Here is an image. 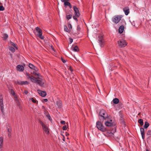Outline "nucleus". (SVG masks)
Masks as SVG:
<instances>
[{"label":"nucleus","mask_w":151,"mask_h":151,"mask_svg":"<svg viewBox=\"0 0 151 151\" xmlns=\"http://www.w3.org/2000/svg\"><path fill=\"white\" fill-rule=\"evenodd\" d=\"M73 10L75 12V14L77 17H79L80 14L78 8L76 6H73Z\"/></svg>","instance_id":"8"},{"label":"nucleus","mask_w":151,"mask_h":151,"mask_svg":"<svg viewBox=\"0 0 151 151\" xmlns=\"http://www.w3.org/2000/svg\"><path fill=\"white\" fill-rule=\"evenodd\" d=\"M118 44L119 45L122 47H125L127 45L126 42L123 40H120L118 41Z\"/></svg>","instance_id":"6"},{"label":"nucleus","mask_w":151,"mask_h":151,"mask_svg":"<svg viewBox=\"0 0 151 151\" xmlns=\"http://www.w3.org/2000/svg\"><path fill=\"white\" fill-rule=\"evenodd\" d=\"M123 11L126 15L128 14L129 12V9L127 7H125L123 9Z\"/></svg>","instance_id":"17"},{"label":"nucleus","mask_w":151,"mask_h":151,"mask_svg":"<svg viewBox=\"0 0 151 151\" xmlns=\"http://www.w3.org/2000/svg\"><path fill=\"white\" fill-rule=\"evenodd\" d=\"M78 17H77L75 15V16H73V19L75 20H76V21H78V20L77 19V18Z\"/></svg>","instance_id":"41"},{"label":"nucleus","mask_w":151,"mask_h":151,"mask_svg":"<svg viewBox=\"0 0 151 151\" xmlns=\"http://www.w3.org/2000/svg\"><path fill=\"white\" fill-rule=\"evenodd\" d=\"M37 91L40 95L42 97H45L46 95V93L45 91H42L40 90H38Z\"/></svg>","instance_id":"10"},{"label":"nucleus","mask_w":151,"mask_h":151,"mask_svg":"<svg viewBox=\"0 0 151 151\" xmlns=\"http://www.w3.org/2000/svg\"><path fill=\"white\" fill-rule=\"evenodd\" d=\"M13 96H14V97L15 99L17 98V95H15V94H14V95H13Z\"/></svg>","instance_id":"55"},{"label":"nucleus","mask_w":151,"mask_h":151,"mask_svg":"<svg viewBox=\"0 0 151 151\" xmlns=\"http://www.w3.org/2000/svg\"><path fill=\"white\" fill-rule=\"evenodd\" d=\"M3 138L2 137H0V148H1L3 147Z\"/></svg>","instance_id":"19"},{"label":"nucleus","mask_w":151,"mask_h":151,"mask_svg":"<svg viewBox=\"0 0 151 151\" xmlns=\"http://www.w3.org/2000/svg\"><path fill=\"white\" fill-rule=\"evenodd\" d=\"M138 122L141 125H142L143 124V122L142 119H140L138 121Z\"/></svg>","instance_id":"30"},{"label":"nucleus","mask_w":151,"mask_h":151,"mask_svg":"<svg viewBox=\"0 0 151 151\" xmlns=\"http://www.w3.org/2000/svg\"><path fill=\"white\" fill-rule=\"evenodd\" d=\"M3 100V97L2 95L0 96V100Z\"/></svg>","instance_id":"53"},{"label":"nucleus","mask_w":151,"mask_h":151,"mask_svg":"<svg viewBox=\"0 0 151 151\" xmlns=\"http://www.w3.org/2000/svg\"><path fill=\"white\" fill-rule=\"evenodd\" d=\"M9 50L13 53L15 52V50L14 47L10 46L9 47Z\"/></svg>","instance_id":"25"},{"label":"nucleus","mask_w":151,"mask_h":151,"mask_svg":"<svg viewBox=\"0 0 151 151\" xmlns=\"http://www.w3.org/2000/svg\"><path fill=\"white\" fill-rule=\"evenodd\" d=\"M72 17V16L70 14L67 15L66 16V18L68 19L69 20V19L71 18Z\"/></svg>","instance_id":"36"},{"label":"nucleus","mask_w":151,"mask_h":151,"mask_svg":"<svg viewBox=\"0 0 151 151\" xmlns=\"http://www.w3.org/2000/svg\"><path fill=\"white\" fill-rule=\"evenodd\" d=\"M132 24L134 27H135V23L134 21H133L132 22H131Z\"/></svg>","instance_id":"50"},{"label":"nucleus","mask_w":151,"mask_h":151,"mask_svg":"<svg viewBox=\"0 0 151 151\" xmlns=\"http://www.w3.org/2000/svg\"><path fill=\"white\" fill-rule=\"evenodd\" d=\"M47 116L48 118L51 121V120H52L51 118V117L50 116V115H49L48 116Z\"/></svg>","instance_id":"46"},{"label":"nucleus","mask_w":151,"mask_h":151,"mask_svg":"<svg viewBox=\"0 0 151 151\" xmlns=\"http://www.w3.org/2000/svg\"><path fill=\"white\" fill-rule=\"evenodd\" d=\"M99 115L100 116L99 118L101 120H106L108 117L107 114L104 110H100Z\"/></svg>","instance_id":"2"},{"label":"nucleus","mask_w":151,"mask_h":151,"mask_svg":"<svg viewBox=\"0 0 151 151\" xmlns=\"http://www.w3.org/2000/svg\"><path fill=\"white\" fill-rule=\"evenodd\" d=\"M56 104L59 108H61L62 106V104L60 101H57Z\"/></svg>","instance_id":"23"},{"label":"nucleus","mask_w":151,"mask_h":151,"mask_svg":"<svg viewBox=\"0 0 151 151\" xmlns=\"http://www.w3.org/2000/svg\"><path fill=\"white\" fill-rule=\"evenodd\" d=\"M10 93L12 95H14V94H15V92L13 89H10Z\"/></svg>","instance_id":"33"},{"label":"nucleus","mask_w":151,"mask_h":151,"mask_svg":"<svg viewBox=\"0 0 151 151\" xmlns=\"http://www.w3.org/2000/svg\"><path fill=\"white\" fill-rule=\"evenodd\" d=\"M124 26L123 25L121 26L119 29V33L121 34L122 33L124 30Z\"/></svg>","instance_id":"18"},{"label":"nucleus","mask_w":151,"mask_h":151,"mask_svg":"<svg viewBox=\"0 0 151 151\" xmlns=\"http://www.w3.org/2000/svg\"><path fill=\"white\" fill-rule=\"evenodd\" d=\"M15 99L17 103H18L19 102V100L18 99V98Z\"/></svg>","instance_id":"54"},{"label":"nucleus","mask_w":151,"mask_h":151,"mask_svg":"<svg viewBox=\"0 0 151 151\" xmlns=\"http://www.w3.org/2000/svg\"><path fill=\"white\" fill-rule=\"evenodd\" d=\"M37 32L38 36L41 39L43 40L44 37L42 35V31L41 29L38 27H36L35 28Z\"/></svg>","instance_id":"3"},{"label":"nucleus","mask_w":151,"mask_h":151,"mask_svg":"<svg viewBox=\"0 0 151 151\" xmlns=\"http://www.w3.org/2000/svg\"><path fill=\"white\" fill-rule=\"evenodd\" d=\"M68 69L69 70H70L71 72H72L73 70V68L71 66H70L69 68Z\"/></svg>","instance_id":"42"},{"label":"nucleus","mask_w":151,"mask_h":151,"mask_svg":"<svg viewBox=\"0 0 151 151\" xmlns=\"http://www.w3.org/2000/svg\"><path fill=\"white\" fill-rule=\"evenodd\" d=\"M30 100L34 103L38 104V101L35 99L32 98L30 99Z\"/></svg>","instance_id":"29"},{"label":"nucleus","mask_w":151,"mask_h":151,"mask_svg":"<svg viewBox=\"0 0 151 151\" xmlns=\"http://www.w3.org/2000/svg\"><path fill=\"white\" fill-rule=\"evenodd\" d=\"M147 135H151V130H149L147 132Z\"/></svg>","instance_id":"35"},{"label":"nucleus","mask_w":151,"mask_h":151,"mask_svg":"<svg viewBox=\"0 0 151 151\" xmlns=\"http://www.w3.org/2000/svg\"><path fill=\"white\" fill-rule=\"evenodd\" d=\"M61 60H62V61L63 63H65L66 62V61L64 59H63V58H61Z\"/></svg>","instance_id":"44"},{"label":"nucleus","mask_w":151,"mask_h":151,"mask_svg":"<svg viewBox=\"0 0 151 151\" xmlns=\"http://www.w3.org/2000/svg\"><path fill=\"white\" fill-rule=\"evenodd\" d=\"M68 27L70 29H71L72 28V26L70 24H69L68 25Z\"/></svg>","instance_id":"45"},{"label":"nucleus","mask_w":151,"mask_h":151,"mask_svg":"<svg viewBox=\"0 0 151 151\" xmlns=\"http://www.w3.org/2000/svg\"><path fill=\"white\" fill-rule=\"evenodd\" d=\"M17 70L19 71H23L24 68L23 66L21 65H19L17 66Z\"/></svg>","instance_id":"12"},{"label":"nucleus","mask_w":151,"mask_h":151,"mask_svg":"<svg viewBox=\"0 0 151 151\" xmlns=\"http://www.w3.org/2000/svg\"><path fill=\"white\" fill-rule=\"evenodd\" d=\"M67 126L66 125H65L62 127V129L63 130H65L67 129Z\"/></svg>","instance_id":"39"},{"label":"nucleus","mask_w":151,"mask_h":151,"mask_svg":"<svg viewBox=\"0 0 151 151\" xmlns=\"http://www.w3.org/2000/svg\"><path fill=\"white\" fill-rule=\"evenodd\" d=\"M51 47L52 48V50H54V49L53 47L52 46H51Z\"/></svg>","instance_id":"60"},{"label":"nucleus","mask_w":151,"mask_h":151,"mask_svg":"<svg viewBox=\"0 0 151 151\" xmlns=\"http://www.w3.org/2000/svg\"><path fill=\"white\" fill-rule=\"evenodd\" d=\"M70 4V3L68 1H65L64 3V4L65 6H68Z\"/></svg>","instance_id":"38"},{"label":"nucleus","mask_w":151,"mask_h":151,"mask_svg":"<svg viewBox=\"0 0 151 151\" xmlns=\"http://www.w3.org/2000/svg\"><path fill=\"white\" fill-rule=\"evenodd\" d=\"M4 8L3 6H0V11H4Z\"/></svg>","instance_id":"37"},{"label":"nucleus","mask_w":151,"mask_h":151,"mask_svg":"<svg viewBox=\"0 0 151 151\" xmlns=\"http://www.w3.org/2000/svg\"><path fill=\"white\" fill-rule=\"evenodd\" d=\"M149 124L148 122H145V125L144 126V128L145 129H147L149 127Z\"/></svg>","instance_id":"31"},{"label":"nucleus","mask_w":151,"mask_h":151,"mask_svg":"<svg viewBox=\"0 0 151 151\" xmlns=\"http://www.w3.org/2000/svg\"><path fill=\"white\" fill-rule=\"evenodd\" d=\"M105 135L106 136H112L113 135V134L111 132H107Z\"/></svg>","instance_id":"26"},{"label":"nucleus","mask_w":151,"mask_h":151,"mask_svg":"<svg viewBox=\"0 0 151 151\" xmlns=\"http://www.w3.org/2000/svg\"><path fill=\"white\" fill-rule=\"evenodd\" d=\"M27 76H28L29 78V77H32V76H30V74L28 73H26V74Z\"/></svg>","instance_id":"51"},{"label":"nucleus","mask_w":151,"mask_h":151,"mask_svg":"<svg viewBox=\"0 0 151 151\" xmlns=\"http://www.w3.org/2000/svg\"><path fill=\"white\" fill-rule=\"evenodd\" d=\"M17 84L19 85H23L25 84H29V83L27 81H18L17 83Z\"/></svg>","instance_id":"13"},{"label":"nucleus","mask_w":151,"mask_h":151,"mask_svg":"<svg viewBox=\"0 0 151 151\" xmlns=\"http://www.w3.org/2000/svg\"><path fill=\"white\" fill-rule=\"evenodd\" d=\"M68 6H69L70 8H72V6L70 3V4Z\"/></svg>","instance_id":"57"},{"label":"nucleus","mask_w":151,"mask_h":151,"mask_svg":"<svg viewBox=\"0 0 151 151\" xmlns=\"http://www.w3.org/2000/svg\"><path fill=\"white\" fill-rule=\"evenodd\" d=\"M122 18V17L121 16H115L113 17L112 21L114 23L116 24L119 22Z\"/></svg>","instance_id":"5"},{"label":"nucleus","mask_w":151,"mask_h":151,"mask_svg":"<svg viewBox=\"0 0 151 151\" xmlns=\"http://www.w3.org/2000/svg\"><path fill=\"white\" fill-rule=\"evenodd\" d=\"M141 133L142 135V137L143 139H144L145 137V130L143 128H141L140 129Z\"/></svg>","instance_id":"16"},{"label":"nucleus","mask_w":151,"mask_h":151,"mask_svg":"<svg viewBox=\"0 0 151 151\" xmlns=\"http://www.w3.org/2000/svg\"><path fill=\"white\" fill-rule=\"evenodd\" d=\"M32 69L35 70V71H37V68L36 67L34 66V68H33Z\"/></svg>","instance_id":"49"},{"label":"nucleus","mask_w":151,"mask_h":151,"mask_svg":"<svg viewBox=\"0 0 151 151\" xmlns=\"http://www.w3.org/2000/svg\"><path fill=\"white\" fill-rule=\"evenodd\" d=\"M6 0H5V1H6Z\"/></svg>","instance_id":"64"},{"label":"nucleus","mask_w":151,"mask_h":151,"mask_svg":"<svg viewBox=\"0 0 151 151\" xmlns=\"http://www.w3.org/2000/svg\"><path fill=\"white\" fill-rule=\"evenodd\" d=\"M113 101L114 104H117L119 103V100L118 99L115 98L113 99Z\"/></svg>","instance_id":"20"},{"label":"nucleus","mask_w":151,"mask_h":151,"mask_svg":"<svg viewBox=\"0 0 151 151\" xmlns=\"http://www.w3.org/2000/svg\"><path fill=\"white\" fill-rule=\"evenodd\" d=\"M24 93L25 94L27 95L28 93V92L27 91L25 90L24 91Z\"/></svg>","instance_id":"48"},{"label":"nucleus","mask_w":151,"mask_h":151,"mask_svg":"<svg viewBox=\"0 0 151 151\" xmlns=\"http://www.w3.org/2000/svg\"><path fill=\"white\" fill-rule=\"evenodd\" d=\"M7 131L8 133V136L9 137H10L11 136V129L10 128H8L7 129Z\"/></svg>","instance_id":"27"},{"label":"nucleus","mask_w":151,"mask_h":151,"mask_svg":"<svg viewBox=\"0 0 151 151\" xmlns=\"http://www.w3.org/2000/svg\"><path fill=\"white\" fill-rule=\"evenodd\" d=\"M37 83L38 84L41 86L43 87H44V83L42 81V79L39 78L37 82Z\"/></svg>","instance_id":"14"},{"label":"nucleus","mask_w":151,"mask_h":151,"mask_svg":"<svg viewBox=\"0 0 151 151\" xmlns=\"http://www.w3.org/2000/svg\"><path fill=\"white\" fill-rule=\"evenodd\" d=\"M60 123L62 124H65V121L62 120L60 122Z\"/></svg>","instance_id":"43"},{"label":"nucleus","mask_w":151,"mask_h":151,"mask_svg":"<svg viewBox=\"0 0 151 151\" xmlns=\"http://www.w3.org/2000/svg\"><path fill=\"white\" fill-rule=\"evenodd\" d=\"M64 30L66 32H70V31L69 30V29H68L66 25H65L64 26Z\"/></svg>","instance_id":"28"},{"label":"nucleus","mask_w":151,"mask_h":151,"mask_svg":"<svg viewBox=\"0 0 151 151\" xmlns=\"http://www.w3.org/2000/svg\"><path fill=\"white\" fill-rule=\"evenodd\" d=\"M39 123L41 125L42 128L44 131L47 134H49V132L48 127L42 121H39Z\"/></svg>","instance_id":"4"},{"label":"nucleus","mask_w":151,"mask_h":151,"mask_svg":"<svg viewBox=\"0 0 151 151\" xmlns=\"http://www.w3.org/2000/svg\"><path fill=\"white\" fill-rule=\"evenodd\" d=\"M0 107L2 113L4 114V110L3 100H0Z\"/></svg>","instance_id":"9"},{"label":"nucleus","mask_w":151,"mask_h":151,"mask_svg":"<svg viewBox=\"0 0 151 151\" xmlns=\"http://www.w3.org/2000/svg\"><path fill=\"white\" fill-rule=\"evenodd\" d=\"M96 127L98 129L102 132H104L107 131V129L103 126V124L99 121L96 123Z\"/></svg>","instance_id":"1"},{"label":"nucleus","mask_w":151,"mask_h":151,"mask_svg":"<svg viewBox=\"0 0 151 151\" xmlns=\"http://www.w3.org/2000/svg\"><path fill=\"white\" fill-rule=\"evenodd\" d=\"M63 140L64 141H65V139L64 138L63 139Z\"/></svg>","instance_id":"58"},{"label":"nucleus","mask_w":151,"mask_h":151,"mask_svg":"<svg viewBox=\"0 0 151 151\" xmlns=\"http://www.w3.org/2000/svg\"><path fill=\"white\" fill-rule=\"evenodd\" d=\"M8 37V35L6 34H4L2 35V38L4 40H6Z\"/></svg>","instance_id":"22"},{"label":"nucleus","mask_w":151,"mask_h":151,"mask_svg":"<svg viewBox=\"0 0 151 151\" xmlns=\"http://www.w3.org/2000/svg\"><path fill=\"white\" fill-rule=\"evenodd\" d=\"M62 2H65V1H68L69 0H61Z\"/></svg>","instance_id":"52"},{"label":"nucleus","mask_w":151,"mask_h":151,"mask_svg":"<svg viewBox=\"0 0 151 151\" xmlns=\"http://www.w3.org/2000/svg\"><path fill=\"white\" fill-rule=\"evenodd\" d=\"M34 66H35L33 65L31 63H29V67L31 69H33L34 68Z\"/></svg>","instance_id":"34"},{"label":"nucleus","mask_w":151,"mask_h":151,"mask_svg":"<svg viewBox=\"0 0 151 151\" xmlns=\"http://www.w3.org/2000/svg\"><path fill=\"white\" fill-rule=\"evenodd\" d=\"M29 78L31 80L32 82L35 83H37L38 80L37 78H35L32 76V77H29Z\"/></svg>","instance_id":"11"},{"label":"nucleus","mask_w":151,"mask_h":151,"mask_svg":"<svg viewBox=\"0 0 151 151\" xmlns=\"http://www.w3.org/2000/svg\"><path fill=\"white\" fill-rule=\"evenodd\" d=\"M44 101L45 102H47L48 101V99H44Z\"/></svg>","instance_id":"56"},{"label":"nucleus","mask_w":151,"mask_h":151,"mask_svg":"<svg viewBox=\"0 0 151 151\" xmlns=\"http://www.w3.org/2000/svg\"><path fill=\"white\" fill-rule=\"evenodd\" d=\"M69 40H70V43H71L73 42V39L71 38H70Z\"/></svg>","instance_id":"47"},{"label":"nucleus","mask_w":151,"mask_h":151,"mask_svg":"<svg viewBox=\"0 0 151 151\" xmlns=\"http://www.w3.org/2000/svg\"><path fill=\"white\" fill-rule=\"evenodd\" d=\"M146 151H149V150H148V149H147L146 150Z\"/></svg>","instance_id":"61"},{"label":"nucleus","mask_w":151,"mask_h":151,"mask_svg":"<svg viewBox=\"0 0 151 151\" xmlns=\"http://www.w3.org/2000/svg\"><path fill=\"white\" fill-rule=\"evenodd\" d=\"M42 107L43 108H45V107H44V106H42Z\"/></svg>","instance_id":"62"},{"label":"nucleus","mask_w":151,"mask_h":151,"mask_svg":"<svg viewBox=\"0 0 151 151\" xmlns=\"http://www.w3.org/2000/svg\"><path fill=\"white\" fill-rule=\"evenodd\" d=\"M105 125L108 127H112L114 125V124L112 122V120L111 119L109 120L105 123Z\"/></svg>","instance_id":"7"},{"label":"nucleus","mask_w":151,"mask_h":151,"mask_svg":"<svg viewBox=\"0 0 151 151\" xmlns=\"http://www.w3.org/2000/svg\"><path fill=\"white\" fill-rule=\"evenodd\" d=\"M103 38L102 36H99V43L101 47L103 46Z\"/></svg>","instance_id":"15"},{"label":"nucleus","mask_w":151,"mask_h":151,"mask_svg":"<svg viewBox=\"0 0 151 151\" xmlns=\"http://www.w3.org/2000/svg\"><path fill=\"white\" fill-rule=\"evenodd\" d=\"M122 119H121V123L122 124V125H123L124 126H125V122L124 121L123 119H122V117H121Z\"/></svg>","instance_id":"32"},{"label":"nucleus","mask_w":151,"mask_h":151,"mask_svg":"<svg viewBox=\"0 0 151 151\" xmlns=\"http://www.w3.org/2000/svg\"><path fill=\"white\" fill-rule=\"evenodd\" d=\"M77 31H80L81 30V28L79 25H78L77 26Z\"/></svg>","instance_id":"40"},{"label":"nucleus","mask_w":151,"mask_h":151,"mask_svg":"<svg viewBox=\"0 0 151 151\" xmlns=\"http://www.w3.org/2000/svg\"><path fill=\"white\" fill-rule=\"evenodd\" d=\"M73 50L75 52H78L79 51V49L78 47L76 46L73 47Z\"/></svg>","instance_id":"24"},{"label":"nucleus","mask_w":151,"mask_h":151,"mask_svg":"<svg viewBox=\"0 0 151 151\" xmlns=\"http://www.w3.org/2000/svg\"><path fill=\"white\" fill-rule=\"evenodd\" d=\"M36 75H37V76L38 75V74H37V73H36Z\"/></svg>","instance_id":"63"},{"label":"nucleus","mask_w":151,"mask_h":151,"mask_svg":"<svg viewBox=\"0 0 151 151\" xmlns=\"http://www.w3.org/2000/svg\"><path fill=\"white\" fill-rule=\"evenodd\" d=\"M69 135V134H66V135L67 136H68V135Z\"/></svg>","instance_id":"59"},{"label":"nucleus","mask_w":151,"mask_h":151,"mask_svg":"<svg viewBox=\"0 0 151 151\" xmlns=\"http://www.w3.org/2000/svg\"><path fill=\"white\" fill-rule=\"evenodd\" d=\"M10 44L11 45L13 46L16 49H18V47L17 46V45L15 43L11 41L10 42Z\"/></svg>","instance_id":"21"}]
</instances>
